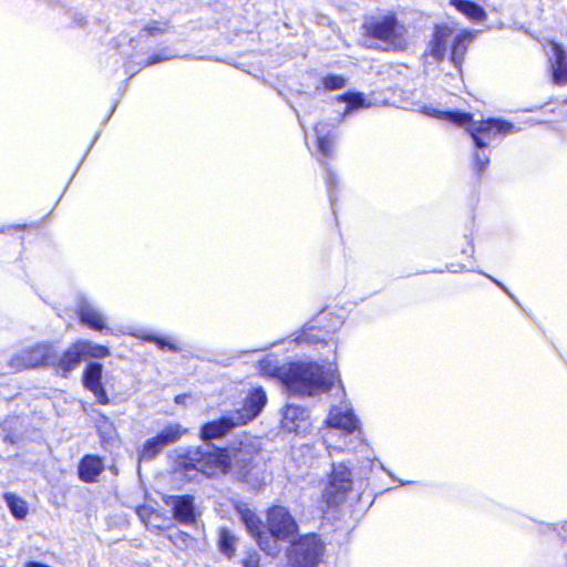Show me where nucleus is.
<instances>
[{"label": "nucleus", "instance_id": "obj_1", "mask_svg": "<svg viewBox=\"0 0 567 567\" xmlns=\"http://www.w3.org/2000/svg\"><path fill=\"white\" fill-rule=\"evenodd\" d=\"M279 378L292 394L317 395L328 392L338 382L337 395L340 399L346 395L338 371L331 365L323 370V367L313 362L291 363L279 372ZM322 441L331 457L334 452H354L365 446L360 420L347 400L330 408L322 430Z\"/></svg>", "mask_w": 567, "mask_h": 567}, {"label": "nucleus", "instance_id": "obj_2", "mask_svg": "<svg viewBox=\"0 0 567 567\" xmlns=\"http://www.w3.org/2000/svg\"><path fill=\"white\" fill-rule=\"evenodd\" d=\"M266 403V392L261 388L252 389L245 399L241 409L229 411L219 420L208 422L202 427L203 440L220 439L234 427L254 420L261 412Z\"/></svg>", "mask_w": 567, "mask_h": 567}, {"label": "nucleus", "instance_id": "obj_3", "mask_svg": "<svg viewBox=\"0 0 567 567\" xmlns=\"http://www.w3.org/2000/svg\"><path fill=\"white\" fill-rule=\"evenodd\" d=\"M432 116L447 120L458 126L468 125L466 128L471 134L477 148H485L498 134H511L517 132L514 124L503 120H488L484 122H472V115L460 112H439L429 113Z\"/></svg>", "mask_w": 567, "mask_h": 567}, {"label": "nucleus", "instance_id": "obj_4", "mask_svg": "<svg viewBox=\"0 0 567 567\" xmlns=\"http://www.w3.org/2000/svg\"><path fill=\"white\" fill-rule=\"evenodd\" d=\"M362 28L368 37L380 40L389 48L402 50L406 47V29L393 14L368 17Z\"/></svg>", "mask_w": 567, "mask_h": 567}, {"label": "nucleus", "instance_id": "obj_5", "mask_svg": "<svg viewBox=\"0 0 567 567\" xmlns=\"http://www.w3.org/2000/svg\"><path fill=\"white\" fill-rule=\"evenodd\" d=\"M188 465L207 476L226 473L230 467V455L225 451L205 443L189 452Z\"/></svg>", "mask_w": 567, "mask_h": 567}, {"label": "nucleus", "instance_id": "obj_6", "mask_svg": "<svg viewBox=\"0 0 567 567\" xmlns=\"http://www.w3.org/2000/svg\"><path fill=\"white\" fill-rule=\"evenodd\" d=\"M54 359V347L50 343H39L13 354L8 363V372H18L24 369L53 364Z\"/></svg>", "mask_w": 567, "mask_h": 567}, {"label": "nucleus", "instance_id": "obj_7", "mask_svg": "<svg viewBox=\"0 0 567 567\" xmlns=\"http://www.w3.org/2000/svg\"><path fill=\"white\" fill-rule=\"evenodd\" d=\"M323 545L317 535L309 534L292 542L288 553L291 567H317Z\"/></svg>", "mask_w": 567, "mask_h": 567}, {"label": "nucleus", "instance_id": "obj_8", "mask_svg": "<svg viewBox=\"0 0 567 567\" xmlns=\"http://www.w3.org/2000/svg\"><path fill=\"white\" fill-rule=\"evenodd\" d=\"M267 526L270 538L277 540H292L298 532V525L288 509L284 506H272L267 512Z\"/></svg>", "mask_w": 567, "mask_h": 567}, {"label": "nucleus", "instance_id": "obj_9", "mask_svg": "<svg viewBox=\"0 0 567 567\" xmlns=\"http://www.w3.org/2000/svg\"><path fill=\"white\" fill-rule=\"evenodd\" d=\"M352 487V473L343 463L333 464L330 481L323 491V498L329 504H337L344 498Z\"/></svg>", "mask_w": 567, "mask_h": 567}, {"label": "nucleus", "instance_id": "obj_10", "mask_svg": "<svg viewBox=\"0 0 567 567\" xmlns=\"http://www.w3.org/2000/svg\"><path fill=\"white\" fill-rule=\"evenodd\" d=\"M239 513L247 530L256 538L259 547L269 555H276L279 550L278 546L274 539L261 533V522L258 516L249 508L239 509Z\"/></svg>", "mask_w": 567, "mask_h": 567}, {"label": "nucleus", "instance_id": "obj_11", "mask_svg": "<svg viewBox=\"0 0 567 567\" xmlns=\"http://www.w3.org/2000/svg\"><path fill=\"white\" fill-rule=\"evenodd\" d=\"M165 504L173 508V516L181 524L189 525L196 520L193 496H168L165 499Z\"/></svg>", "mask_w": 567, "mask_h": 567}, {"label": "nucleus", "instance_id": "obj_12", "mask_svg": "<svg viewBox=\"0 0 567 567\" xmlns=\"http://www.w3.org/2000/svg\"><path fill=\"white\" fill-rule=\"evenodd\" d=\"M453 30L446 25H436L433 38L427 45V54L442 61L449 49H452Z\"/></svg>", "mask_w": 567, "mask_h": 567}, {"label": "nucleus", "instance_id": "obj_13", "mask_svg": "<svg viewBox=\"0 0 567 567\" xmlns=\"http://www.w3.org/2000/svg\"><path fill=\"white\" fill-rule=\"evenodd\" d=\"M103 367L101 363H90L83 374V383L86 389L93 392L100 404H107L109 396L101 382Z\"/></svg>", "mask_w": 567, "mask_h": 567}, {"label": "nucleus", "instance_id": "obj_14", "mask_svg": "<svg viewBox=\"0 0 567 567\" xmlns=\"http://www.w3.org/2000/svg\"><path fill=\"white\" fill-rule=\"evenodd\" d=\"M308 412L298 405L289 404L285 408L281 424L288 432L302 433L308 430Z\"/></svg>", "mask_w": 567, "mask_h": 567}, {"label": "nucleus", "instance_id": "obj_15", "mask_svg": "<svg viewBox=\"0 0 567 567\" xmlns=\"http://www.w3.org/2000/svg\"><path fill=\"white\" fill-rule=\"evenodd\" d=\"M80 320L83 324L94 330L106 329V318L104 315L92 303L86 300H82L76 310Z\"/></svg>", "mask_w": 567, "mask_h": 567}, {"label": "nucleus", "instance_id": "obj_16", "mask_svg": "<svg viewBox=\"0 0 567 567\" xmlns=\"http://www.w3.org/2000/svg\"><path fill=\"white\" fill-rule=\"evenodd\" d=\"M474 34L470 31H462L457 34L453 33L452 49H451V61L454 66L460 68L464 55L467 51L468 45L473 41Z\"/></svg>", "mask_w": 567, "mask_h": 567}, {"label": "nucleus", "instance_id": "obj_17", "mask_svg": "<svg viewBox=\"0 0 567 567\" xmlns=\"http://www.w3.org/2000/svg\"><path fill=\"white\" fill-rule=\"evenodd\" d=\"M554 63L553 80L556 84L567 83V52L557 43L551 44Z\"/></svg>", "mask_w": 567, "mask_h": 567}, {"label": "nucleus", "instance_id": "obj_18", "mask_svg": "<svg viewBox=\"0 0 567 567\" xmlns=\"http://www.w3.org/2000/svg\"><path fill=\"white\" fill-rule=\"evenodd\" d=\"M83 358V352L81 351V347H79V341L72 344L61 357H56L54 359V363L56 364L64 373L74 370L81 362Z\"/></svg>", "mask_w": 567, "mask_h": 567}, {"label": "nucleus", "instance_id": "obj_19", "mask_svg": "<svg viewBox=\"0 0 567 567\" xmlns=\"http://www.w3.org/2000/svg\"><path fill=\"white\" fill-rule=\"evenodd\" d=\"M103 470L102 460L97 456L86 455L80 463L79 475L84 482H94Z\"/></svg>", "mask_w": 567, "mask_h": 567}, {"label": "nucleus", "instance_id": "obj_20", "mask_svg": "<svg viewBox=\"0 0 567 567\" xmlns=\"http://www.w3.org/2000/svg\"><path fill=\"white\" fill-rule=\"evenodd\" d=\"M255 456L246 449H239L230 455V466L239 468V474L244 477L249 475V466L254 463Z\"/></svg>", "mask_w": 567, "mask_h": 567}, {"label": "nucleus", "instance_id": "obj_21", "mask_svg": "<svg viewBox=\"0 0 567 567\" xmlns=\"http://www.w3.org/2000/svg\"><path fill=\"white\" fill-rule=\"evenodd\" d=\"M328 126L327 123L320 122L315 128L319 152L324 157H330L333 152V140L328 134Z\"/></svg>", "mask_w": 567, "mask_h": 567}, {"label": "nucleus", "instance_id": "obj_22", "mask_svg": "<svg viewBox=\"0 0 567 567\" xmlns=\"http://www.w3.org/2000/svg\"><path fill=\"white\" fill-rule=\"evenodd\" d=\"M451 3L471 20L481 21L486 17L484 9L475 2L467 0H451Z\"/></svg>", "mask_w": 567, "mask_h": 567}, {"label": "nucleus", "instance_id": "obj_23", "mask_svg": "<svg viewBox=\"0 0 567 567\" xmlns=\"http://www.w3.org/2000/svg\"><path fill=\"white\" fill-rule=\"evenodd\" d=\"M4 501L17 519H23L28 514V505L25 501L12 493L4 494Z\"/></svg>", "mask_w": 567, "mask_h": 567}, {"label": "nucleus", "instance_id": "obj_24", "mask_svg": "<svg viewBox=\"0 0 567 567\" xmlns=\"http://www.w3.org/2000/svg\"><path fill=\"white\" fill-rule=\"evenodd\" d=\"M79 347H81L83 358L90 357L95 359H102L110 354V350L106 347L93 343L87 340H80Z\"/></svg>", "mask_w": 567, "mask_h": 567}, {"label": "nucleus", "instance_id": "obj_25", "mask_svg": "<svg viewBox=\"0 0 567 567\" xmlns=\"http://www.w3.org/2000/svg\"><path fill=\"white\" fill-rule=\"evenodd\" d=\"M339 101L348 103V106H347V110H346L343 116H346L353 110L370 106V103L365 102V97L362 93H346V94L339 96Z\"/></svg>", "mask_w": 567, "mask_h": 567}, {"label": "nucleus", "instance_id": "obj_26", "mask_svg": "<svg viewBox=\"0 0 567 567\" xmlns=\"http://www.w3.org/2000/svg\"><path fill=\"white\" fill-rule=\"evenodd\" d=\"M184 433L185 430L179 424H169L156 436L166 446L179 440Z\"/></svg>", "mask_w": 567, "mask_h": 567}, {"label": "nucleus", "instance_id": "obj_27", "mask_svg": "<svg viewBox=\"0 0 567 567\" xmlns=\"http://www.w3.org/2000/svg\"><path fill=\"white\" fill-rule=\"evenodd\" d=\"M164 447L165 446L162 442H159L157 436L152 437L144 443L138 457L140 460H151L155 457Z\"/></svg>", "mask_w": 567, "mask_h": 567}, {"label": "nucleus", "instance_id": "obj_28", "mask_svg": "<svg viewBox=\"0 0 567 567\" xmlns=\"http://www.w3.org/2000/svg\"><path fill=\"white\" fill-rule=\"evenodd\" d=\"M236 537L226 529H221L219 534V549L223 554L231 557L235 551Z\"/></svg>", "mask_w": 567, "mask_h": 567}, {"label": "nucleus", "instance_id": "obj_29", "mask_svg": "<svg viewBox=\"0 0 567 567\" xmlns=\"http://www.w3.org/2000/svg\"><path fill=\"white\" fill-rule=\"evenodd\" d=\"M323 84L328 90H338L346 85V79L341 75H328L323 79Z\"/></svg>", "mask_w": 567, "mask_h": 567}, {"label": "nucleus", "instance_id": "obj_30", "mask_svg": "<svg viewBox=\"0 0 567 567\" xmlns=\"http://www.w3.org/2000/svg\"><path fill=\"white\" fill-rule=\"evenodd\" d=\"M475 169L481 174L489 163V156L483 152H476L474 154Z\"/></svg>", "mask_w": 567, "mask_h": 567}, {"label": "nucleus", "instance_id": "obj_31", "mask_svg": "<svg viewBox=\"0 0 567 567\" xmlns=\"http://www.w3.org/2000/svg\"><path fill=\"white\" fill-rule=\"evenodd\" d=\"M145 340L147 341H154L157 343V346L161 348V349H164L165 347H167L168 349L173 350V351H176L177 348L171 343L169 341H166L164 339H161V338H155V337H152V336H147V337H144Z\"/></svg>", "mask_w": 567, "mask_h": 567}, {"label": "nucleus", "instance_id": "obj_32", "mask_svg": "<svg viewBox=\"0 0 567 567\" xmlns=\"http://www.w3.org/2000/svg\"><path fill=\"white\" fill-rule=\"evenodd\" d=\"M244 567H258L259 566V556L257 553L247 554L246 558L243 563Z\"/></svg>", "mask_w": 567, "mask_h": 567}, {"label": "nucleus", "instance_id": "obj_33", "mask_svg": "<svg viewBox=\"0 0 567 567\" xmlns=\"http://www.w3.org/2000/svg\"><path fill=\"white\" fill-rule=\"evenodd\" d=\"M144 30L147 31L148 34L155 35L157 33H162L164 31V28H162L161 23H158V22H152V23L147 24L144 28Z\"/></svg>", "mask_w": 567, "mask_h": 567}, {"label": "nucleus", "instance_id": "obj_34", "mask_svg": "<svg viewBox=\"0 0 567 567\" xmlns=\"http://www.w3.org/2000/svg\"><path fill=\"white\" fill-rule=\"evenodd\" d=\"M327 181H328L330 186H333L337 183V177H336V175L333 173L328 171L327 172Z\"/></svg>", "mask_w": 567, "mask_h": 567}, {"label": "nucleus", "instance_id": "obj_35", "mask_svg": "<svg viewBox=\"0 0 567 567\" xmlns=\"http://www.w3.org/2000/svg\"><path fill=\"white\" fill-rule=\"evenodd\" d=\"M159 61H162V59H161L159 56H157V55H154V56H152V58L148 60L147 64H148V65H151V64L157 63V62H159Z\"/></svg>", "mask_w": 567, "mask_h": 567}, {"label": "nucleus", "instance_id": "obj_36", "mask_svg": "<svg viewBox=\"0 0 567 567\" xmlns=\"http://www.w3.org/2000/svg\"><path fill=\"white\" fill-rule=\"evenodd\" d=\"M184 399H185V396H183V395H177V396L175 398V402H176V403H183V402H184Z\"/></svg>", "mask_w": 567, "mask_h": 567}, {"label": "nucleus", "instance_id": "obj_37", "mask_svg": "<svg viewBox=\"0 0 567 567\" xmlns=\"http://www.w3.org/2000/svg\"><path fill=\"white\" fill-rule=\"evenodd\" d=\"M497 286H499L504 291H506V288L499 282L497 281L496 279L489 277Z\"/></svg>", "mask_w": 567, "mask_h": 567}, {"label": "nucleus", "instance_id": "obj_38", "mask_svg": "<svg viewBox=\"0 0 567 567\" xmlns=\"http://www.w3.org/2000/svg\"><path fill=\"white\" fill-rule=\"evenodd\" d=\"M506 292H507V296H508L509 298H513V295H512L511 292H508L507 290H506Z\"/></svg>", "mask_w": 567, "mask_h": 567}, {"label": "nucleus", "instance_id": "obj_39", "mask_svg": "<svg viewBox=\"0 0 567 567\" xmlns=\"http://www.w3.org/2000/svg\"><path fill=\"white\" fill-rule=\"evenodd\" d=\"M506 292H507V296H508L509 298H513V295H512L511 292H508L507 290H506Z\"/></svg>", "mask_w": 567, "mask_h": 567}, {"label": "nucleus", "instance_id": "obj_40", "mask_svg": "<svg viewBox=\"0 0 567 567\" xmlns=\"http://www.w3.org/2000/svg\"><path fill=\"white\" fill-rule=\"evenodd\" d=\"M506 292H507V296H508L509 298H513V295H512L511 292H508L507 290H506Z\"/></svg>", "mask_w": 567, "mask_h": 567}]
</instances>
